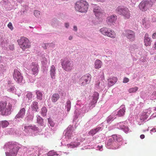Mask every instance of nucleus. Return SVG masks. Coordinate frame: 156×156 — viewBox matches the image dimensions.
Returning <instances> with one entry per match:
<instances>
[{"instance_id": "obj_1", "label": "nucleus", "mask_w": 156, "mask_h": 156, "mask_svg": "<svg viewBox=\"0 0 156 156\" xmlns=\"http://www.w3.org/2000/svg\"><path fill=\"white\" fill-rule=\"evenodd\" d=\"M4 148L6 150V156H16L19 149V144L15 142H8L5 144Z\"/></svg>"}, {"instance_id": "obj_2", "label": "nucleus", "mask_w": 156, "mask_h": 156, "mask_svg": "<svg viewBox=\"0 0 156 156\" xmlns=\"http://www.w3.org/2000/svg\"><path fill=\"white\" fill-rule=\"evenodd\" d=\"M89 4L85 0H80L76 2L75 8L76 10L79 12H86L88 9Z\"/></svg>"}, {"instance_id": "obj_3", "label": "nucleus", "mask_w": 156, "mask_h": 156, "mask_svg": "<svg viewBox=\"0 0 156 156\" xmlns=\"http://www.w3.org/2000/svg\"><path fill=\"white\" fill-rule=\"evenodd\" d=\"M12 105L10 103L7 105L6 101L0 102V114L3 116H7L10 114Z\"/></svg>"}, {"instance_id": "obj_4", "label": "nucleus", "mask_w": 156, "mask_h": 156, "mask_svg": "<svg viewBox=\"0 0 156 156\" xmlns=\"http://www.w3.org/2000/svg\"><path fill=\"white\" fill-rule=\"evenodd\" d=\"M116 10L123 16L125 19H128L131 17V14L128 8L123 6H119Z\"/></svg>"}, {"instance_id": "obj_5", "label": "nucleus", "mask_w": 156, "mask_h": 156, "mask_svg": "<svg viewBox=\"0 0 156 156\" xmlns=\"http://www.w3.org/2000/svg\"><path fill=\"white\" fill-rule=\"evenodd\" d=\"M101 33L104 36H106L112 38H115L116 37V34L112 30L106 27H103L100 30Z\"/></svg>"}, {"instance_id": "obj_6", "label": "nucleus", "mask_w": 156, "mask_h": 156, "mask_svg": "<svg viewBox=\"0 0 156 156\" xmlns=\"http://www.w3.org/2000/svg\"><path fill=\"white\" fill-rule=\"evenodd\" d=\"M20 48L23 50L30 47L31 45L29 43V40L24 37H21L17 40Z\"/></svg>"}, {"instance_id": "obj_7", "label": "nucleus", "mask_w": 156, "mask_h": 156, "mask_svg": "<svg viewBox=\"0 0 156 156\" xmlns=\"http://www.w3.org/2000/svg\"><path fill=\"white\" fill-rule=\"evenodd\" d=\"M61 65L63 69L67 72L71 71L73 66V62L67 58H65L62 61Z\"/></svg>"}, {"instance_id": "obj_8", "label": "nucleus", "mask_w": 156, "mask_h": 156, "mask_svg": "<svg viewBox=\"0 0 156 156\" xmlns=\"http://www.w3.org/2000/svg\"><path fill=\"white\" fill-rule=\"evenodd\" d=\"M153 3L151 1H142L139 5V8L140 10L143 11L147 10L151 7Z\"/></svg>"}, {"instance_id": "obj_9", "label": "nucleus", "mask_w": 156, "mask_h": 156, "mask_svg": "<svg viewBox=\"0 0 156 156\" xmlns=\"http://www.w3.org/2000/svg\"><path fill=\"white\" fill-rule=\"evenodd\" d=\"M91 78V75L89 74H87L83 76L80 79V84L81 86H84L90 82Z\"/></svg>"}, {"instance_id": "obj_10", "label": "nucleus", "mask_w": 156, "mask_h": 156, "mask_svg": "<svg viewBox=\"0 0 156 156\" xmlns=\"http://www.w3.org/2000/svg\"><path fill=\"white\" fill-rule=\"evenodd\" d=\"M93 11L96 17L100 18L105 16V13L100 7L96 6L94 7Z\"/></svg>"}, {"instance_id": "obj_11", "label": "nucleus", "mask_w": 156, "mask_h": 156, "mask_svg": "<svg viewBox=\"0 0 156 156\" xmlns=\"http://www.w3.org/2000/svg\"><path fill=\"white\" fill-rule=\"evenodd\" d=\"M13 76L14 80L18 83L22 82L23 76L20 73L17 69L14 70Z\"/></svg>"}, {"instance_id": "obj_12", "label": "nucleus", "mask_w": 156, "mask_h": 156, "mask_svg": "<svg viewBox=\"0 0 156 156\" xmlns=\"http://www.w3.org/2000/svg\"><path fill=\"white\" fill-rule=\"evenodd\" d=\"M125 36L127 38L131 41L134 40L135 37V34L134 31L130 30H126L125 31Z\"/></svg>"}, {"instance_id": "obj_13", "label": "nucleus", "mask_w": 156, "mask_h": 156, "mask_svg": "<svg viewBox=\"0 0 156 156\" xmlns=\"http://www.w3.org/2000/svg\"><path fill=\"white\" fill-rule=\"evenodd\" d=\"M144 45L146 46H150L151 44L152 41L150 37H149L148 34L146 33L144 36Z\"/></svg>"}, {"instance_id": "obj_14", "label": "nucleus", "mask_w": 156, "mask_h": 156, "mask_svg": "<svg viewBox=\"0 0 156 156\" xmlns=\"http://www.w3.org/2000/svg\"><path fill=\"white\" fill-rule=\"evenodd\" d=\"M117 20V16L116 15H112L107 17L106 21L108 24H111L114 23Z\"/></svg>"}, {"instance_id": "obj_15", "label": "nucleus", "mask_w": 156, "mask_h": 156, "mask_svg": "<svg viewBox=\"0 0 156 156\" xmlns=\"http://www.w3.org/2000/svg\"><path fill=\"white\" fill-rule=\"evenodd\" d=\"M99 94L97 92H95L94 93L93 96V99L90 105L91 106H92L95 105L97 102L99 98Z\"/></svg>"}, {"instance_id": "obj_16", "label": "nucleus", "mask_w": 156, "mask_h": 156, "mask_svg": "<svg viewBox=\"0 0 156 156\" xmlns=\"http://www.w3.org/2000/svg\"><path fill=\"white\" fill-rule=\"evenodd\" d=\"M31 72L33 75L37 74L38 72V66L37 64H32L31 67Z\"/></svg>"}, {"instance_id": "obj_17", "label": "nucleus", "mask_w": 156, "mask_h": 156, "mask_svg": "<svg viewBox=\"0 0 156 156\" xmlns=\"http://www.w3.org/2000/svg\"><path fill=\"white\" fill-rule=\"evenodd\" d=\"M25 109L22 108L20 110L18 114L16 115L15 118L16 119L23 118L25 114Z\"/></svg>"}, {"instance_id": "obj_18", "label": "nucleus", "mask_w": 156, "mask_h": 156, "mask_svg": "<svg viewBox=\"0 0 156 156\" xmlns=\"http://www.w3.org/2000/svg\"><path fill=\"white\" fill-rule=\"evenodd\" d=\"M120 108H121L118 111L117 114V115L119 117L123 116L124 115L125 112V108L124 106H121Z\"/></svg>"}, {"instance_id": "obj_19", "label": "nucleus", "mask_w": 156, "mask_h": 156, "mask_svg": "<svg viewBox=\"0 0 156 156\" xmlns=\"http://www.w3.org/2000/svg\"><path fill=\"white\" fill-rule=\"evenodd\" d=\"M50 73L52 79H54L55 78V66L52 65L51 66L50 69Z\"/></svg>"}, {"instance_id": "obj_20", "label": "nucleus", "mask_w": 156, "mask_h": 156, "mask_svg": "<svg viewBox=\"0 0 156 156\" xmlns=\"http://www.w3.org/2000/svg\"><path fill=\"white\" fill-rule=\"evenodd\" d=\"M102 65V62L99 59H97L94 62V68L96 69H99L101 68Z\"/></svg>"}, {"instance_id": "obj_21", "label": "nucleus", "mask_w": 156, "mask_h": 156, "mask_svg": "<svg viewBox=\"0 0 156 156\" xmlns=\"http://www.w3.org/2000/svg\"><path fill=\"white\" fill-rule=\"evenodd\" d=\"M31 107L32 110L37 112L39 109L38 103L36 101L33 102L31 105Z\"/></svg>"}, {"instance_id": "obj_22", "label": "nucleus", "mask_w": 156, "mask_h": 156, "mask_svg": "<svg viewBox=\"0 0 156 156\" xmlns=\"http://www.w3.org/2000/svg\"><path fill=\"white\" fill-rule=\"evenodd\" d=\"M101 128V127H98L95 129H92L89 132L88 134L90 135L93 136L98 132Z\"/></svg>"}, {"instance_id": "obj_23", "label": "nucleus", "mask_w": 156, "mask_h": 156, "mask_svg": "<svg viewBox=\"0 0 156 156\" xmlns=\"http://www.w3.org/2000/svg\"><path fill=\"white\" fill-rule=\"evenodd\" d=\"M59 95L57 93L54 94L51 98V100L53 102H55L57 101L59 98Z\"/></svg>"}, {"instance_id": "obj_24", "label": "nucleus", "mask_w": 156, "mask_h": 156, "mask_svg": "<svg viewBox=\"0 0 156 156\" xmlns=\"http://www.w3.org/2000/svg\"><path fill=\"white\" fill-rule=\"evenodd\" d=\"M142 24L145 28H147L150 25V20L148 19L144 18L142 20Z\"/></svg>"}, {"instance_id": "obj_25", "label": "nucleus", "mask_w": 156, "mask_h": 156, "mask_svg": "<svg viewBox=\"0 0 156 156\" xmlns=\"http://www.w3.org/2000/svg\"><path fill=\"white\" fill-rule=\"evenodd\" d=\"M117 80V77H113L109 80L108 84L109 86H111L115 84Z\"/></svg>"}, {"instance_id": "obj_26", "label": "nucleus", "mask_w": 156, "mask_h": 156, "mask_svg": "<svg viewBox=\"0 0 156 156\" xmlns=\"http://www.w3.org/2000/svg\"><path fill=\"white\" fill-rule=\"evenodd\" d=\"M113 140H114L116 141L119 142L122 140V138L120 135H113L112 136Z\"/></svg>"}, {"instance_id": "obj_27", "label": "nucleus", "mask_w": 156, "mask_h": 156, "mask_svg": "<svg viewBox=\"0 0 156 156\" xmlns=\"http://www.w3.org/2000/svg\"><path fill=\"white\" fill-rule=\"evenodd\" d=\"M9 122L7 121L4 120L0 122V127L2 128L6 127L9 125Z\"/></svg>"}, {"instance_id": "obj_28", "label": "nucleus", "mask_w": 156, "mask_h": 156, "mask_svg": "<svg viewBox=\"0 0 156 156\" xmlns=\"http://www.w3.org/2000/svg\"><path fill=\"white\" fill-rule=\"evenodd\" d=\"M37 122L40 126H42L43 123V119L39 115H37Z\"/></svg>"}, {"instance_id": "obj_29", "label": "nucleus", "mask_w": 156, "mask_h": 156, "mask_svg": "<svg viewBox=\"0 0 156 156\" xmlns=\"http://www.w3.org/2000/svg\"><path fill=\"white\" fill-rule=\"evenodd\" d=\"M47 109L45 107H43L41 109V113L43 116H45L46 115Z\"/></svg>"}, {"instance_id": "obj_30", "label": "nucleus", "mask_w": 156, "mask_h": 156, "mask_svg": "<svg viewBox=\"0 0 156 156\" xmlns=\"http://www.w3.org/2000/svg\"><path fill=\"white\" fill-rule=\"evenodd\" d=\"M7 91L10 92H12L15 89V87L13 84L9 85L7 86Z\"/></svg>"}, {"instance_id": "obj_31", "label": "nucleus", "mask_w": 156, "mask_h": 156, "mask_svg": "<svg viewBox=\"0 0 156 156\" xmlns=\"http://www.w3.org/2000/svg\"><path fill=\"white\" fill-rule=\"evenodd\" d=\"M37 95V99L41 100L42 99V93L40 91L38 90L36 92Z\"/></svg>"}, {"instance_id": "obj_32", "label": "nucleus", "mask_w": 156, "mask_h": 156, "mask_svg": "<svg viewBox=\"0 0 156 156\" xmlns=\"http://www.w3.org/2000/svg\"><path fill=\"white\" fill-rule=\"evenodd\" d=\"M138 89V88L137 87H132L129 89L128 90L129 93H132L136 92Z\"/></svg>"}, {"instance_id": "obj_33", "label": "nucleus", "mask_w": 156, "mask_h": 156, "mask_svg": "<svg viewBox=\"0 0 156 156\" xmlns=\"http://www.w3.org/2000/svg\"><path fill=\"white\" fill-rule=\"evenodd\" d=\"M66 106L67 108V111L69 112L71 107V102L69 100L68 101H67Z\"/></svg>"}, {"instance_id": "obj_34", "label": "nucleus", "mask_w": 156, "mask_h": 156, "mask_svg": "<svg viewBox=\"0 0 156 156\" xmlns=\"http://www.w3.org/2000/svg\"><path fill=\"white\" fill-rule=\"evenodd\" d=\"M79 143H76V144H74L73 143H72L69 144H68L67 146L68 147H71V148H73L77 147V146L79 145Z\"/></svg>"}, {"instance_id": "obj_35", "label": "nucleus", "mask_w": 156, "mask_h": 156, "mask_svg": "<svg viewBox=\"0 0 156 156\" xmlns=\"http://www.w3.org/2000/svg\"><path fill=\"white\" fill-rule=\"evenodd\" d=\"M120 128L122 129H125V131H127L128 130V127L125 126L122 124V123H120Z\"/></svg>"}, {"instance_id": "obj_36", "label": "nucleus", "mask_w": 156, "mask_h": 156, "mask_svg": "<svg viewBox=\"0 0 156 156\" xmlns=\"http://www.w3.org/2000/svg\"><path fill=\"white\" fill-rule=\"evenodd\" d=\"M48 122L50 126L52 127H53L55 125L54 122L51 120V118H49L48 119Z\"/></svg>"}, {"instance_id": "obj_37", "label": "nucleus", "mask_w": 156, "mask_h": 156, "mask_svg": "<svg viewBox=\"0 0 156 156\" xmlns=\"http://www.w3.org/2000/svg\"><path fill=\"white\" fill-rule=\"evenodd\" d=\"M114 116H113L112 115H110L109 116L108 118L107 119V122L108 123H109L110 122V121L111 120H113L114 119Z\"/></svg>"}, {"instance_id": "obj_38", "label": "nucleus", "mask_w": 156, "mask_h": 156, "mask_svg": "<svg viewBox=\"0 0 156 156\" xmlns=\"http://www.w3.org/2000/svg\"><path fill=\"white\" fill-rule=\"evenodd\" d=\"M113 143L114 142L111 139H110L108 140L107 142V145L108 147L110 146L112 144H113Z\"/></svg>"}, {"instance_id": "obj_39", "label": "nucleus", "mask_w": 156, "mask_h": 156, "mask_svg": "<svg viewBox=\"0 0 156 156\" xmlns=\"http://www.w3.org/2000/svg\"><path fill=\"white\" fill-rule=\"evenodd\" d=\"M31 129V126H25L24 127V131L26 132H28L29 130H30Z\"/></svg>"}, {"instance_id": "obj_40", "label": "nucleus", "mask_w": 156, "mask_h": 156, "mask_svg": "<svg viewBox=\"0 0 156 156\" xmlns=\"http://www.w3.org/2000/svg\"><path fill=\"white\" fill-rule=\"evenodd\" d=\"M34 15L35 16L38 17L40 15V12L38 10H35L34 11Z\"/></svg>"}, {"instance_id": "obj_41", "label": "nucleus", "mask_w": 156, "mask_h": 156, "mask_svg": "<svg viewBox=\"0 0 156 156\" xmlns=\"http://www.w3.org/2000/svg\"><path fill=\"white\" fill-rule=\"evenodd\" d=\"M8 27L11 29V30H12L13 29V27L12 26V24L11 22H9L8 24Z\"/></svg>"}, {"instance_id": "obj_42", "label": "nucleus", "mask_w": 156, "mask_h": 156, "mask_svg": "<svg viewBox=\"0 0 156 156\" xmlns=\"http://www.w3.org/2000/svg\"><path fill=\"white\" fill-rule=\"evenodd\" d=\"M7 79L8 80L7 82V86H9V85H12L13 84L12 83V81L10 80V78H7Z\"/></svg>"}, {"instance_id": "obj_43", "label": "nucleus", "mask_w": 156, "mask_h": 156, "mask_svg": "<svg viewBox=\"0 0 156 156\" xmlns=\"http://www.w3.org/2000/svg\"><path fill=\"white\" fill-rule=\"evenodd\" d=\"M31 129L34 131H36L38 130V128L37 127H36L35 126H31Z\"/></svg>"}, {"instance_id": "obj_44", "label": "nucleus", "mask_w": 156, "mask_h": 156, "mask_svg": "<svg viewBox=\"0 0 156 156\" xmlns=\"http://www.w3.org/2000/svg\"><path fill=\"white\" fill-rule=\"evenodd\" d=\"M32 94L30 92H29L26 95L27 97L29 99L31 98L32 97Z\"/></svg>"}, {"instance_id": "obj_45", "label": "nucleus", "mask_w": 156, "mask_h": 156, "mask_svg": "<svg viewBox=\"0 0 156 156\" xmlns=\"http://www.w3.org/2000/svg\"><path fill=\"white\" fill-rule=\"evenodd\" d=\"M129 81V80L128 78L127 77H125L123 79V82L124 83H126L128 82Z\"/></svg>"}, {"instance_id": "obj_46", "label": "nucleus", "mask_w": 156, "mask_h": 156, "mask_svg": "<svg viewBox=\"0 0 156 156\" xmlns=\"http://www.w3.org/2000/svg\"><path fill=\"white\" fill-rule=\"evenodd\" d=\"M48 156H52L54 155V153L53 151H51L48 153Z\"/></svg>"}, {"instance_id": "obj_47", "label": "nucleus", "mask_w": 156, "mask_h": 156, "mask_svg": "<svg viewBox=\"0 0 156 156\" xmlns=\"http://www.w3.org/2000/svg\"><path fill=\"white\" fill-rule=\"evenodd\" d=\"M29 119L32 120L33 118V116L32 115H29L28 116Z\"/></svg>"}, {"instance_id": "obj_48", "label": "nucleus", "mask_w": 156, "mask_h": 156, "mask_svg": "<svg viewBox=\"0 0 156 156\" xmlns=\"http://www.w3.org/2000/svg\"><path fill=\"white\" fill-rule=\"evenodd\" d=\"M152 37L154 39H156V33H154L152 35Z\"/></svg>"}, {"instance_id": "obj_49", "label": "nucleus", "mask_w": 156, "mask_h": 156, "mask_svg": "<svg viewBox=\"0 0 156 156\" xmlns=\"http://www.w3.org/2000/svg\"><path fill=\"white\" fill-rule=\"evenodd\" d=\"M48 45H49L48 44H44V46H43V48H44V49H46L47 46Z\"/></svg>"}, {"instance_id": "obj_50", "label": "nucleus", "mask_w": 156, "mask_h": 156, "mask_svg": "<svg viewBox=\"0 0 156 156\" xmlns=\"http://www.w3.org/2000/svg\"><path fill=\"white\" fill-rule=\"evenodd\" d=\"M153 48L155 50H156V42L154 43L153 45Z\"/></svg>"}, {"instance_id": "obj_51", "label": "nucleus", "mask_w": 156, "mask_h": 156, "mask_svg": "<svg viewBox=\"0 0 156 156\" xmlns=\"http://www.w3.org/2000/svg\"><path fill=\"white\" fill-rule=\"evenodd\" d=\"M144 137H145V136H144V135L142 134V135H140V138L141 139H144Z\"/></svg>"}, {"instance_id": "obj_52", "label": "nucleus", "mask_w": 156, "mask_h": 156, "mask_svg": "<svg viewBox=\"0 0 156 156\" xmlns=\"http://www.w3.org/2000/svg\"><path fill=\"white\" fill-rule=\"evenodd\" d=\"M65 26L66 28H68L69 26V23H66L65 24Z\"/></svg>"}, {"instance_id": "obj_53", "label": "nucleus", "mask_w": 156, "mask_h": 156, "mask_svg": "<svg viewBox=\"0 0 156 156\" xmlns=\"http://www.w3.org/2000/svg\"><path fill=\"white\" fill-rule=\"evenodd\" d=\"M73 29H74V30L75 31H77V27L76 26H74V27H73Z\"/></svg>"}, {"instance_id": "obj_54", "label": "nucleus", "mask_w": 156, "mask_h": 156, "mask_svg": "<svg viewBox=\"0 0 156 156\" xmlns=\"http://www.w3.org/2000/svg\"><path fill=\"white\" fill-rule=\"evenodd\" d=\"M98 2H105V0H96Z\"/></svg>"}, {"instance_id": "obj_55", "label": "nucleus", "mask_w": 156, "mask_h": 156, "mask_svg": "<svg viewBox=\"0 0 156 156\" xmlns=\"http://www.w3.org/2000/svg\"><path fill=\"white\" fill-rule=\"evenodd\" d=\"M97 83L96 84V85H97L98 86L99 85L100 82L99 81H98L97 82Z\"/></svg>"}, {"instance_id": "obj_56", "label": "nucleus", "mask_w": 156, "mask_h": 156, "mask_svg": "<svg viewBox=\"0 0 156 156\" xmlns=\"http://www.w3.org/2000/svg\"><path fill=\"white\" fill-rule=\"evenodd\" d=\"M19 3H22L23 0H16Z\"/></svg>"}, {"instance_id": "obj_57", "label": "nucleus", "mask_w": 156, "mask_h": 156, "mask_svg": "<svg viewBox=\"0 0 156 156\" xmlns=\"http://www.w3.org/2000/svg\"><path fill=\"white\" fill-rule=\"evenodd\" d=\"M73 39V37L72 36H70L69 37V40H71Z\"/></svg>"}, {"instance_id": "obj_58", "label": "nucleus", "mask_w": 156, "mask_h": 156, "mask_svg": "<svg viewBox=\"0 0 156 156\" xmlns=\"http://www.w3.org/2000/svg\"><path fill=\"white\" fill-rule=\"evenodd\" d=\"M119 146H118L117 147H115V149H118L119 147Z\"/></svg>"}, {"instance_id": "obj_59", "label": "nucleus", "mask_w": 156, "mask_h": 156, "mask_svg": "<svg viewBox=\"0 0 156 156\" xmlns=\"http://www.w3.org/2000/svg\"><path fill=\"white\" fill-rule=\"evenodd\" d=\"M10 49H11V50H13V47H12V48H10Z\"/></svg>"}, {"instance_id": "obj_60", "label": "nucleus", "mask_w": 156, "mask_h": 156, "mask_svg": "<svg viewBox=\"0 0 156 156\" xmlns=\"http://www.w3.org/2000/svg\"><path fill=\"white\" fill-rule=\"evenodd\" d=\"M65 134H66V135H67L68 134L67 133H66Z\"/></svg>"}, {"instance_id": "obj_61", "label": "nucleus", "mask_w": 156, "mask_h": 156, "mask_svg": "<svg viewBox=\"0 0 156 156\" xmlns=\"http://www.w3.org/2000/svg\"><path fill=\"white\" fill-rule=\"evenodd\" d=\"M155 111H156V108H155Z\"/></svg>"}, {"instance_id": "obj_62", "label": "nucleus", "mask_w": 156, "mask_h": 156, "mask_svg": "<svg viewBox=\"0 0 156 156\" xmlns=\"http://www.w3.org/2000/svg\"><path fill=\"white\" fill-rule=\"evenodd\" d=\"M155 1H156V0H155Z\"/></svg>"}]
</instances>
